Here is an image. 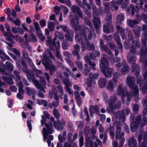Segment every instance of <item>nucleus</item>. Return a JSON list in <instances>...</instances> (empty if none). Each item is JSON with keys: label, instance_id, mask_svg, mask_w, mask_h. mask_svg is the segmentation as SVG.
<instances>
[{"label": "nucleus", "instance_id": "15", "mask_svg": "<svg viewBox=\"0 0 147 147\" xmlns=\"http://www.w3.org/2000/svg\"><path fill=\"white\" fill-rule=\"evenodd\" d=\"M63 82L65 86L66 91L71 95L73 94V91H71L70 88L69 87V86H71L69 80L67 79H64L63 80Z\"/></svg>", "mask_w": 147, "mask_h": 147}, {"label": "nucleus", "instance_id": "31", "mask_svg": "<svg viewBox=\"0 0 147 147\" xmlns=\"http://www.w3.org/2000/svg\"><path fill=\"white\" fill-rule=\"evenodd\" d=\"M141 57H144L147 55V47L144 49V48L141 47L140 49V52Z\"/></svg>", "mask_w": 147, "mask_h": 147}, {"label": "nucleus", "instance_id": "56", "mask_svg": "<svg viewBox=\"0 0 147 147\" xmlns=\"http://www.w3.org/2000/svg\"><path fill=\"white\" fill-rule=\"evenodd\" d=\"M142 120V117L140 115H138L135 119V121H133V122L139 125L140 123Z\"/></svg>", "mask_w": 147, "mask_h": 147}, {"label": "nucleus", "instance_id": "3", "mask_svg": "<svg viewBox=\"0 0 147 147\" xmlns=\"http://www.w3.org/2000/svg\"><path fill=\"white\" fill-rule=\"evenodd\" d=\"M100 66L101 72L106 77L108 78L111 77L113 70L111 68H108L109 63L106 58L103 57L101 58Z\"/></svg>", "mask_w": 147, "mask_h": 147}, {"label": "nucleus", "instance_id": "30", "mask_svg": "<svg viewBox=\"0 0 147 147\" xmlns=\"http://www.w3.org/2000/svg\"><path fill=\"white\" fill-rule=\"evenodd\" d=\"M139 125L133 122H131L130 124V128L131 131L134 132L136 131L138 129Z\"/></svg>", "mask_w": 147, "mask_h": 147}, {"label": "nucleus", "instance_id": "19", "mask_svg": "<svg viewBox=\"0 0 147 147\" xmlns=\"http://www.w3.org/2000/svg\"><path fill=\"white\" fill-rule=\"evenodd\" d=\"M84 58L87 63L89 64L92 69L96 70V68L95 67L96 63L93 61L91 62L90 58L88 56H86Z\"/></svg>", "mask_w": 147, "mask_h": 147}, {"label": "nucleus", "instance_id": "43", "mask_svg": "<svg viewBox=\"0 0 147 147\" xmlns=\"http://www.w3.org/2000/svg\"><path fill=\"white\" fill-rule=\"evenodd\" d=\"M37 101L38 104L40 105H43V106L45 107H47L48 106V102L46 100L42 99L39 100L37 99Z\"/></svg>", "mask_w": 147, "mask_h": 147}, {"label": "nucleus", "instance_id": "48", "mask_svg": "<svg viewBox=\"0 0 147 147\" xmlns=\"http://www.w3.org/2000/svg\"><path fill=\"white\" fill-rule=\"evenodd\" d=\"M76 124H78L77 128L80 129L83 128L84 125V122L83 121H79L76 122Z\"/></svg>", "mask_w": 147, "mask_h": 147}, {"label": "nucleus", "instance_id": "49", "mask_svg": "<svg viewBox=\"0 0 147 147\" xmlns=\"http://www.w3.org/2000/svg\"><path fill=\"white\" fill-rule=\"evenodd\" d=\"M132 90H133V93L135 95H137L139 93V90L138 87L137 86H133V88H130Z\"/></svg>", "mask_w": 147, "mask_h": 147}, {"label": "nucleus", "instance_id": "39", "mask_svg": "<svg viewBox=\"0 0 147 147\" xmlns=\"http://www.w3.org/2000/svg\"><path fill=\"white\" fill-rule=\"evenodd\" d=\"M99 74L98 73H90L89 76V77L91 78L92 80L94 81V83L95 84V79H97L98 78Z\"/></svg>", "mask_w": 147, "mask_h": 147}, {"label": "nucleus", "instance_id": "18", "mask_svg": "<svg viewBox=\"0 0 147 147\" xmlns=\"http://www.w3.org/2000/svg\"><path fill=\"white\" fill-rule=\"evenodd\" d=\"M65 36L68 41L72 42L74 36V32L72 30H69L65 32Z\"/></svg>", "mask_w": 147, "mask_h": 147}, {"label": "nucleus", "instance_id": "14", "mask_svg": "<svg viewBox=\"0 0 147 147\" xmlns=\"http://www.w3.org/2000/svg\"><path fill=\"white\" fill-rule=\"evenodd\" d=\"M45 69L47 71L49 70V74L51 76L53 75L56 70V67L55 66L50 63L44 66Z\"/></svg>", "mask_w": 147, "mask_h": 147}, {"label": "nucleus", "instance_id": "22", "mask_svg": "<svg viewBox=\"0 0 147 147\" xmlns=\"http://www.w3.org/2000/svg\"><path fill=\"white\" fill-rule=\"evenodd\" d=\"M114 38L117 44L119 45L120 48H122V44L121 43L120 37L118 33H115L114 34Z\"/></svg>", "mask_w": 147, "mask_h": 147}, {"label": "nucleus", "instance_id": "21", "mask_svg": "<svg viewBox=\"0 0 147 147\" xmlns=\"http://www.w3.org/2000/svg\"><path fill=\"white\" fill-rule=\"evenodd\" d=\"M116 116L118 119H122L123 121L125 120V117L124 111L123 110L117 111L116 113Z\"/></svg>", "mask_w": 147, "mask_h": 147}, {"label": "nucleus", "instance_id": "60", "mask_svg": "<svg viewBox=\"0 0 147 147\" xmlns=\"http://www.w3.org/2000/svg\"><path fill=\"white\" fill-rule=\"evenodd\" d=\"M107 24L106 26H107L108 27H109L111 29V32H113V25L111 24L112 21H109V20H107Z\"/></svg>", "mask_w": 147, "mask_h": 147}, {"label": "nucleus", "instance_id": "24", "mask_svg": "<svg viewBox=\"0 0 147 147\" xmlns=\"http://www.w3.org/2000/svg\"><path fill=\"white\" fill-rule=\"evenodd\" d=\"M127 23L129 26L134 28L136 27V25L138 24V22L136 20H132L129 19L127 20Z\"/></svg>", "mask_w": 147, "mask_h": 147}, {"label": "nucleus", "instance_id": "29", "mask_svg": "<svg viewBox=\"0 0 147 147\" xmlns=\"http://www.w3.org/2000/svg\"><path fill=\"white\" fill-rule=\"evenodd\" d=\"M120 72L122 75H124L126 73H128L129 72L130 68L129 66L128 65H124L123 66V67L120 69Z\"/></svg>", "mask_w": 147, "mask_h": 147}, {"label": "nucleus", "instance_id": "52", "mask_svg": "<svg viewBox=\"0 0 147 147\" xmlns=\"http://www.w3.org/2000/svg\"><path fill=\"white\" fill-rule=\"evenodd\" d=\"M93 82L94 83V81L91 78L89 77L87 79L86 84L88 87H90L91 86Z\"/></svg>", "mask_w": 147, "mask_h": 147}, {"label": "nucleus", "instance_id": "44", "mask_svg": "<svg viewBox=\"0 0 147 147\" xmlns=\"http://www.w3.org/2000/svg\"><path fill=\"white\" fill-rule=\"evenodd\" d=\"M131 67V71L132 72L134 73L135 71L138 69H140V67H138V65H136V63L132 64Z\"/></svg>", "mask_w": 147, "mask_h": 147}, {"label": "nucleus", "instance_id": "4", "mask_svg": "<svg viewBox=\"0 0 147 147\" xmlns=\"http://www.w3.org/2000/svg\"><path fill=\"white\" fill-rule=\"evenodd\" d=\"M143 76L144 80L141 76H139L136 78V82L139 85L143 94H145L147 91V70L143 74Z\"/></svg>", "mask_w": 147, "mask_h": 147}, {"label": "nucleus", "instance_id": "7", "mask_svg": "<svg viewBox=\"0 0 147 147\" xmlns=\"http://www.w3.org/2000/svg\"><path fill=\"white\" fill-rule=\"evenodd\" d=\"M46 42L51 50L53 51L59 50L60 47V42L59 40H57L56 37L54 38L53 41L47 40Z\"/></svg>", "mask_w": 147, "mask_h": 147}, {"label": "nucleus", "instance_id": "23", "mask_svg": "<svg viewBox=\"0 0 147 147\" xmlns=\"http://www.w3.org/2000/svg\"><path fill=\"white\" fill-rule=\"evenodd\" d=\"M26 73L27 74V77L29 81L32 80L33 82L35 83L36 80L35 79V78L34 76V74L33 72H30L28 71H26Z\"/></svg>", "mask_w": 147, "mask_h": 147}, {"label": "nucleus", "instance_id": "61", "mask_svg": "<svg viewBox=\"0 0 147 147\" xmlns=\"http://www.w3.org/2000/svg\"><path fill=\"white\" fill-rule=\"evenodd\" d=\"M143 116V118H142V122L141 124V126H144L147 124V119H146V116L145 115H142Z\"/></svg>", "mask_w": 147, "mask_h": 147}, {"label": "nucleus", "instance_id": "5", "mask_svg": "<svg viewBox=\"0 0 147 147\" xmlns=\"http://www.w3.org/2000/svg\"><path fill=\"white\" fill-rule=\"evenodd\" d=\"M117 92L118 96H121V99L123 103L124 102V100L125 96H127V100L129 102L131 100V98L129 93L127 91L126 87H125L122 88L121 85H119L117 88Z\"/></svg>", "mask_w": 147, "mask_h": 147}, {"label": "nucleus", "instance_id": "51", "mask_svg": "<svg viewBox=\"0 0 147 147\" xmlns=\"http://www.w3.org/2000/svg\"><path fill=\"white\" fill-rule=\"evenodd\" d=\"M5 65L7 68L10 71H13L14 68L12 64L10 62H6L5 63Z\"/></svg>", "mask_w": 147, "mask_h": 147}, {"label": "nucleus", "instance_id": "41", "mask_svg": "<svg viewBox=\"0 0 147 147\" xmlns=\"http://www.w3.org/2000/svg\"><path fill=\"white\" fill-rule=\"evenodd\" d=\"M25 89L26 90L27 94L29 96H30L31 94H32L34 92H35L34 89H31L29 87H26Z\"/></svg>", "mask_w": 147, "mask_h": 147}, {"label": "nucleus", "instance_id": "46", "mask_svg": "<svg viewBox=\"0 0 147 147\" xmlns=\"http://www.w3.org/2000/svg\"><path fill=\"white\" fill-rule=\"evenodd\" d=\"M22 54L23 57L25 59H28V60L29 61L31 60V59L29 57L28 52L26 51L23 50L22 51Z\"/></svg>", "mask_w": 147, "mask_h": 147}, {"label": "nucleus", "instance_id": "37", "mask_svg": "<svg viewBox=\"0 0 147 147\" xmlns=\"http://www.w3.org/2000/svg\"><path fill=\"white\" fill-rule=\"evenodd\" d=\"M53 114L56 119L59 120L60 117V113L57 109L54 108L53 110Z\"/></svg>", "mask_w": 147, "mask_h": 147}, {"label": "nucleus", "instance_id": "33", "mask_svg": "<svg viewBox=\"0 0 147 147\" xmlns=\"http://www.w3.org/2000/svg\"><path fill=\"white\" fill-rule=\"evenodd\" d=\"M5 28L7 30V34L5 35V36H10L12 35V34L11 32L10 26L7 23H6L5 25Z\"/></svg>", "mask_w": 147, "mask_h": 147}, {"label": "nucleus", "instance_id": "16", "mask_svg": "<svg viewBox=\"0 0 147 147\" xmlns=\"http://www.w3.org/2000/svg\"><path fill=\"white\" fill-rule=\"evenodd\" d=\"M74 48L75 49L72 51V53L73 56L76 57L78 60H80L81 57L79 53L80 50V47L78 44H76L74 46Z\"/></svg>", "mask_w": 147, "mask_h": 147}, {"label": "nucleus", "instance_id": "62", "mask_svg": "<svg viewBox=\"0 0 147 147\" xmlns=\"http://www.w3.org/2000/svg\"><path fill=\"white\" fill-rule=\"evenodd\" d=\"M114 128L113 126H110L109 128V133L110 135L112 137H113L114 136Z\"/></svg>", "mask_w": 147, "mask_h": 147}, {"label": "nucleus", "instance_id": "20", "mask_svg": "<svg viewBox=\"0 0 147 147\" xmlns=\"http://www.w3.org/2000/svg\"><path fill=\"white\" fill-rule=\"evenodd\" d=\"M116 28L120 33L121 36L123 39L126 38L127 35L125 32V30L119 25H117Z\"/></svg>", "mask_w": 147, "mask_h": 147}, {"label": "nucleus", "instance_id": "38", "mask_svg": "<svg viewBox=\"0 0 147 147\" xmlns=\"http://www.w3.org/2000/svg\"><path fill=\"white\" fill-rule=\"evenodd\" d=\"M136 57L134 55H131L128 59V62L132 64H134L136 63Z\"/></svg>", "mask_w": 147, "mask_h": 147}, {"label": "nucleus", "instance_id": "54", "mask_svg": "<svg viewBox=\"0 0 147 147\" xmlns=\"http://www.w3.org/2000/svg\"><path fill=\"white\" fill-rule=\"evenodd\" d=\"M139 107L138 105L136 104H135L133 106V111L136 114H137L138 113Z\"/></svg>", "mask_w": 147, "mask_h": 147}, {"label": "nucleus", "instance_id": "6", "mask_svg": "<svg viewBox=\"0 0 147 147\" xmlns=\"http://www.w3.org/2000/svg\"><path fill=\"white\" fill-rule=\"evenodd\" d=\"M117 99V97L113 96L110 97L108 107L109 109V111L111 113L113 112L114 109H119L121 106V102L118 101L115 104L114 106H113V105L116 102Z\"/></svg>", "mask_w": 147, "mask_h": 147}, {"label": "nucleus", "instance_id": "50", "mask_svg": "<svg viewBox=\"0 0 147 147\" xmlns=\"http://www.w3.org/2000/svg\"><path fill=\"white\" fill-rule=\"evenodd\" d=\"M113 81L110 80L108 84L107 88L110 91H112L113 89Z\"/></svg>", "mask_w": 147, "mask_h": 147}, {"label": "nucleus", "instance_id": "26", "mask_svg": "<svg viewBox=\"0 0 147 147\" xmlns=\"http://www.w3.org/2000/svg\"><path fill=\"white\" fill-rule=\"evenodd\" d=\"M42 56L43 59L42 60V63L45 66L49 63V62L51 61L48 55L47 54H44L42 55Z\"/></svg>", "mask_w": 147, "mask_h": 147}, {"label": "nucleus", "instance_id": "27", "mask_svg": "<svg viewBox=\"0 0 147 147\" xmlns=\"http://www.w3.org/2000/svg\"><path fill=\"white\" fill-rule=\"evenodd\" d=\"M107 83V79L105 78H101L98 81V86L100 88H102L105 87Z\"/></svg>", "mask_w": 147, "mask_h": 147}, {"label": "nucleus", "instance_id": "32", "mask_svg": "<svg viewBox=\"0 0 147 147\" xmlns=\"http://www.w3.org/2000/svg\"><path fill=\"white\" fill-rule=\"evenodd\" d=\"M119 5L116 1H112L111 3V9L113 11H116L118 9V5Z\"/></svg>", "mask_w": 147, "mask_h": 147}, {"label": "nucleus", "instance_id": "59", "mask_svg": "<svg viewBox=\"0 0 147 147\" xmlns=\"http://www.w3.org/2000/svg\"><path fill=\"white\" fill-rule=\"evenodd\" d=\"M69 44L68 42L65 41H63L62 44V48L64 50H66L68 49Z\"/></svg>", "mask_w": 147, "mask_h": 147}, {"label": "nucleus", "instance_id": "12", "mask_svg": "<svg viewBox=\"0 0 147 147\" xmlns=\"http://www.w3.org/2000/svg\"><path fill=\"white\" fill-rule=\"evenodd\" d=\"M138 5L139 6V4H136L135 7L133 4H131L129 7H128L127 8V12H129L131 9V14L132 16H134L135 14V12L136 13H139L140 11V8L138 7Z\"/></svg>", "mask_w": 147, "mask_h": 147}, {"label": "nucleus", "instance_id": "35", "mask_svg": "<svg viewBox=\"0 0 147 147\" xmlns=\"http://www.w3.org/2000/svg\"><path fill=\"white\" fill-rule=\"evenodd\" d=\"M47 26L49 30L51 31H53L55 28V23L49 21L47 23Z\"/></svg>", "mask_w": 147, "mask_h": 147}, {"label": "nucleus", "instance_id": "11", "mask_svg": "<svg viewBox=\"0 0 147 147\" xmlns=\"http://www.w3.org/2000/svg\"><path fill=\"white\" fill-rule=\"evenodd\" d=\"M141 47L140 43L139 40H134L131 46L130 52L132 53H134L136 50V48H140Z\"/></svg>", "mask_w": 147, "mask_h": 147}, {"label": "nucleus", "instance_id": "47", "mask_svg": "<svg viewBox=\"0 0 147 147\" xmlns=\"http://www.w3.org/2000/svg\"><path fill=\"white\" fill-rule=\"evenodd\" d=\"M55 35L57 38L61 40L63 39L64 38L63 35L58 31H56L55 32Z\"/></svg>", "mask_w": 147, "mask_h": 147}, {"label": "nucleus", "instance_id": "9", "mask_svg": "<svg viewBox=\"0 0 147 147\" xmlns=\"http://www.w3.org/2000/svg\"><path fill=\"white\" fill-rule=\"evenodd\" d=\"M53 125L55 128L58 131H62L66 124L65 121L63 119L61 120H58L56 121H54L53 122Z\"/></svg>", "mask_w": 147, "mask_h": 147}, {"label": "nucleus", "instance_id": "36", "mask_svg": "<svg viewBox=\"0 0 147 147\" xmlns=\"http://www.w3.org/2000/svg\"><path fill=\"white\" fill-rule=\"evenodd\" d=\"M55 86V89L54 91L55 93H54V99L56 101L55 103L57 104V105H59V97L58 96V94H57L58 91L56 88V86Z\"/></svg>", "mask_w": 147, "mask_h": 147}, {"label": "nucleus", "instance_id": "25", "mask_svg": "<svg viewBox=\"0 0 147 147\" xmlns=\"http://www.w3.org/2000/svg\"><path fill=\"white\" fill-rule=\"evenodd\" d=\"M89 111L90 113H91V112L98 114L99 113V108L96 106L91 105L90 107Z\"/></svg>", "mask_w": 147, "mask_h": 147}, {"label": "nucleus", "instance_id": "10", "mask_svg": "<svg viewBox=\"0 0 147 147\" xmlns=\"http://www.w3.org/2000/svg\"><path fill=\"white\" fill-rule=\"evenodd\" d=\"M93 23L95 27L96 33L98 34H100L99 27L101 26L100 19L98 18L94 17L93 20Z\"/></svg>", "mask_w": 147, "mask_h": 147}, {"label": "nucleus", "instance_id": "63", "mask_svg": "<svg viewBox=\"0 0 147 147\" xmlns=\"http://www.w3.org/2000/svg\"><path fill=\"white\" fill-rule=\"evenodd\" d=\"M124 44L125 46V47L127 49L130 47V40H129L126 39L124 42Z\"/></svg>", "mask_w": 147, "mask_h": 147}, {"label": "nucleus", "instance_id": "17", "mask_svg": "<svg viewBox=\"0 0 147 147\" xmlns=\"http://www.w3.org/2000/svg\"><path fill=\"white\" fill-rule=\"evenodd\" d=\"M135 78L134 77H128L127 78V85L129 88H133L134 86Z\"/></svg>", "mask_w": 147, "mask_h": 147}, {"label": "nucleus", "instance_id": "13", "mask_svg": "<svg viewBox=\"0 0 147 147\" xmlns=\"http://www.w3.org/2000/svg\"><path fill=\"white\" fill-rule=\"evenodd\" d=\"M100 49L102 51H104L109 55L112 54V52L108 46L107 45H104L103 41L101 39H100Z\"/></svg>", "mask_w": 147, "mask_h": 147}, {"label": "nucleus", "instance_id": "57", "mask_svg": "<svg viewBox=\"0 0 147 147\" xmlns=\"http://www.w3.org/2000/svg\"><path fill=\"white\" fill-rule=\"evenodd\" d=\"M13 73L16 77L17 79H16V80L18 79L20 81H21V78L20 76L19 75L20 73L19 71L17 70H15L13 71Z\"/></svg>", "mask_w": 147, "mask_h": 147}, {"label": "nucleus", "instance_id": "1", "mask_svg": "<svg viewBox=\"0 0 147 147\" xmlns=\"http://www.w3.org/2000/svg\"><path fill=\"white\" fill-rule=\"evenodd\" d=\"M90 31L89 28L85 27L83 29L79 31V34H78L75 37V40L78 43H81V51L84 52L86 49L88 51H92L95 50V46L94 44L90 43L86 36V32Z\"/></svg>", "mask_w": 147, "mask_h": 147}, {"label": "nucleus", "instance_id": "53", "mask_svg": "<svg viewBox=\"0 0 147 147\" xmlns=\"http://www.w3.org/2000/svg\"><path fill=\"white\" fill-rule=\"evenodd\" d=\"M108 27L107 26L104 25L103 26V32L106 34H109L111 32V29Z\"/></svg>", "mask_w": 147, "mask_h": 147}, {"label": "nucleus", "instance_id": "45", "mask_svg": "<svg viewBox=\"0 0 147 147\" xmlns=\"http://www.w3.org/2000/svg\"><path fill=\"white\" fill-rule=\"evenodd\" d=\"M31 37H29L28 40L29 41H32L33 42H36L37 41L36 36L34 33H31L30 34Z\"/></svg>", "mask_w": 147, "mask_h": 147}, {"label": "nucleus", "instance_id": "42", "mask_svg": "<svg viewBox=\"0 0 147 147\" xmlns=\"http://www.w3.org/2000/svg\"><path fill=\"white\" fill-rule=\"evenodd\" d=\"M128 144L129 146L132 145H133V146L137 145L136 141L134 137H132L131 140H129Z\"/></svg>", "mask_w": 147, "mask_h": 147}, {"label": "nucleus", "instance_id": "40", "mask_svg": "<svg viewBox=\"0 0 147 147\" xmlns=\"http://www.w3.org/2000/svg\"><path fill=\"white\" fill-rule=\"evenodd\" d=\"M43 131L45 132V133L46 134V135L47 137H47L48 134H51L53 132V130L51 127L47 129L45 127H43Z\"/></svg>", "mask_w": 147, "mask_h": 147}, {"label": "nucleus", "instance_id": "55", "mask_svg": "<svg viewBox=\"0 0 147 147\" xmlns=\"http://www.w3.org/2000/svg\"><path fill=\"white\" fill-rule=\"evenodd\" d=\"M60 7L64 13V14L65 15H67L69 12L68 8L63 5L60 6Z\"/></svg>", "mask_w": 147, "mask_h": 147}, {"label": "nucleus", "instance_id": "8", "mask_svg": "<svg viewBox=\"0 0 147 147\" xmlns=\"http://www.w3.org/2000/svg\"><path fill=\"white\" fill-rule=\"evenodd\" d=\"M17 82L16 85L18 87V92L17 93V97L20 100H22L24 98L22 95L24 93V90L23 88L24 86L22 81L18 82L17 80H16Z\"/></svg>", "mask_w": 147, "mask_h": 147}, {"label": "nucleus", "instance_id": "58", "mask_svg": "<svg viewBox=\"0 0 147 147\" xmlns=\"http://www.w3.org/2000/svg\"><path fill=\"white\" fill-rule=\"evenodd\" d=\"M73 136L72 133H69L68 134L67 137V141L69 143L71 144L74 142H73V139H72L71 137Z\"/></svg>", "mask_w": 147, "mask_h": 147}, {"label": "nucleus", "instance_id": "34", "mask_svg": "<svg viewBox=\"0 0 147 147\" xmlns=\"http://www.w3.org/2000/svg\"><path fill=\"white\" fill-rule=\"evenodd\" d=\"M124 17L122 15H119L117 16L116 20L117 25L120 26L122 24L121 22L123 20Z\"/></svg>", "mask_w": 147, "mask_h": 147}, {"label": "nucleus", "instance_id": "28", "mask_svg": "<svg viewBox=\"0 0 147 147\" xmlns=\"http://www.w3.org/2000/svg\"><path fill=\"white\" fill-rule=\"evenodd\" d=\"M46 81L44 78H43L40 79V83H39L38 81L36 80L35 82V84L36 87L39 86H44L46 87Z\"/></svg>", "mask_w": 147, "mask_h": 147}, {"label": "nucleus", "instance_id": "2", "mask_svg": "<svg viewBox=\"0 0 147 147\" xmlns=\"http://www.w3.org/2000/svg\"><path fill=\"white\" fill-rule=\"evenodd\" d=\"M71 11L74 13H77L78 16L75 15L74 18H73L70 22V24L74 28L75 31L77 32L80 29L79 19L80 18L83 19L82 13L80 8L77 5H73L71 8Z\"/></svg>", "mask_w": 147, "mask_h": 147}, {"label": "nucleus", "instance_id": "64", "mask_svg": "<svg viewBox=\"0 0 147 147\" xmlns=\"http://www.w3.org/2000/svg\"><path fill=\"white\" fill-rule=\"evenodd\" d=\"M54 11L56 14H59L61 10V8L58 6H55L54 7Z\"/></svg>", "mask_w": 147, "mask_h": 147}]
</instances>
